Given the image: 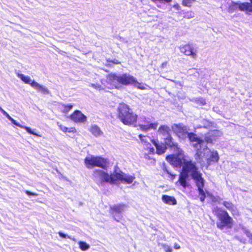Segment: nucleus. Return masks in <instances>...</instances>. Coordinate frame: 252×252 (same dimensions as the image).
<instances>
[{
	"mask_svg": "<svg viewBox=\"0 0 252 252\" xmlns=\"http://www.w3.org/2000/svg\"><path fill=\"white\" fill-rule=\"evenodd\" d=\"M222 204L228 210L231 211L233 215L237 213V210L236 207L231 202L224 201Z\"/></svg>",
	"mask_w": 252,
	"mask_h": 252,
	"instance_id": "nucleus-29",
	"label": "nucleus"
},
{
	"mask_svg": "<svg viewBox=\"0 0 252 252\" xmlns=\"http://www.w3.org/2000/svg\"><path fill=\"white\" fill-rule=\"evenodd\" d=\"M242 228V229L243 230V232L244 233H245V234L247 233V232H248L249 230L247 229L245 227H244V226H242L241 227Z\"/></svg>",
	"mask_w": 252,
	"mask_h": 252,
	"instance_id": "nucleus-44",
	"label": "nucleus"
},
{
	"mask_svg": "<svg viewBox=\"0 0 252 252\" xmlns=\"http://www.w3.org/2000/svg\"><path fill=\"white\" fill-rule=\"evenodd\" d=\"M207 125H206V124H204V125L203 126H204V127H207Z\"/></svg>",
	"mask_w": 252,
	"mask_h": 252,
	"instance_id": "nucleus-52",
	"label": "nucleus"
},
{
	"mask_svg": "<svg viewBox=\"0 0 252 252\" xmlns=\"http://www.w3.org/2000/svg\"><path fill=\"white\" fill-rule=\"evenodd\" d=\"M161 248L164 250L165 252H172V249L170 248L169 246L166 244H161L160 245Z\"/></svg>",
	"mask_w": 252,
	"mask_h": 252,
	"instance_id": "nucleus-33",
	"label": "nucleus"
},
{
	"mask_svg": "<svg viewBox=\"0 0 252 252\" xmlns=\"http://www.w3.org/2000/svg\"><path fill=\"white\" fill-rule=\"evenodd\" d=\"M75 130V129L74 127H71L69 128V129L68 130V131L69 132H73Z\"/></svg>",
	"mask_w": 252,
	"mask_h": 252,
	"instance_id": "nucleus-47",
	"label": "nucleus"
},
{
	"mask_svg": "<svg viewBox=\"0 0 252 252\" xmlns=\"http://www.w3.org/2000/svg\"><path fill=\"white\" fill-rule=\"evenodd\" d=\"M174 7L177 9H178L179 5L178 4H175L174 5Z\"/></svg>",
	"mask_w": 252,
	"mask_h": 252,
	"instance_id": "nucleus-50",
	"label": "nucleus"
},
{
	"mask_svg": "<svg viewBox=\"0 0 252 252\" xmlns=\"http://www.w3.org/2000/svg\"><path fill=\"white\" fill-rule=\"evenodd\" d=\"M189 176L193 180L197 187L200 201L203 202L206 198L203 190L205 180L202 176V173L198 170L196 162L192 161L186 162L183 170L179 175L178 182L184 189L188 186L187 180Z\"/></svg>",
	"mask_w": 252,
	"mask_h": 252,
	"instance_id": "nucleus-1",
	"label": "nucleus"
},
{
	"mask_svg": "<svg viewBox=\"0 0 252 252\" xmlns=\"http://www.w3.org/2000/svg\"><path fill=\"white\" fill-rule=\"evenodd\" d=\"M193 17H194L193 13L192 12H188L186 13L184 15V17L188 18V19H189V18H192Z\"/></svg>",
	"mask_w": 252,
	"mask_h": 252,
	"instance_id": "nucleus-39",
	"label": "nucleus"
},
{
	"mask_svg": "<svg viewBox=\"0 0 252 252\" xmlns=\"http://www.w3.org/2000/svg\"><path fill=\"white\" fill-rule=\"evenodd\" d=\"M222 133L221 131L218 130H213L208 133L205 137V141L207 143H212L213 141L215 140L218 137L221 136Z\"/></svg>",
	"mask_w": 252,
	"mask_h": 252,
	"instance_id": "nucleus-20",
	"label": "nucleus"
},
{
	"mask_svg": "<svg viewBox=\"0 0 252 252\" xmlns=\"http://www.w3.org/2000/svg\"><path fill=\"white\" fill-rule=\"evenodd\" d=\"M180 50L181 53H184L187 56H190L194 59L197 57L196 51H194L193 48L189 45L180 46Z\"/></svg>",
	"mask_w": 252,
	"mask_h": 252,
	"instance_id": "nucleus-19",
	"label": "nucleus"
},
{
	"mask_svg": "<svg viewBox=\"0 0 252 252\" xmlns=\"http://www.w3.org/2000/svg\"><path fill=\"white\" fill-rule=\"evenodd\" d=\"M117 111L119 118L125 125H134L136 123L137 115L133 113L132 110L126 104H120L117 108Z\"/></svg>",
	"mask_w": 252,
	"mask_h": 252,
	"instance_id": "nucleus-5",
	"label": "nucleus"
},
{
	"mask_svg": "<svg viewBox=\"0 0 252 252\" xmlns=\"http://www.w3.org/2000/svg\"><path fill=\"white\" fill-rule=\"evenodd\" d=\"M252 4V0H250ZM238 7L240 10L244 11L247 10L252 12V5L249 2H244L238 4Z\"/></svg>",
	"mask_w": 252,
	"mask_h": 252,
	"instance_id": "nucleus-27",
	"label": "nucleus"
},
{
	"mask_svg": "<svg viewBox=\"0 0 252 252\" xmlns=\"http://www.w3.org/2000/svg\"><path fill=\"white\" fill-rule=\"evenodd\" d=\"M115 182L116 181H121L122 183L131 184L135 179L134 176L126 174L121 171H118L117 169L114 171Z\"/></svg>",
	"mask_w": 252,
	"mask_h": 252,
	"instance_id": "nucleus-14",
	"label": "nucleus"
},
{
	"mask_svg": "<svg viewBox=\"0 0 252 252\" xmlns=\"http://www.w3.org/2000/svg\"><path fill=\"white\" fill-rule=\"evenodd\" d=\"M25 193L29 196H37L38 195L36 193L32 192L29 190H25Z\"/></svg>",
	"mask_w": 252,
	"mask_h": 252,
	"instance_id": "nucleus-41",
	"label": "nucleus"
},
{
	"mask_svg": "<svg viewBox=\"0 0 252 252\" xmlns=\"http://www.w3.org/2000/svg\"><path fill=\"white\" fill-rule=\"evenodd\" d=\"M187 136L189 138V141L192 142V146L195 148L203 147L206 144V142L198 137L197 135L194 133L188 132Z\"/></svg>",
	"mask_w": 252,
	"mask_h": 252,
	"instance_id": "nucleus-15",
	"label": "nucleus"
},
{
	"mask_svg": "<svg viewBox=\"0 0 252 252\" xmlns=\"http://www.w3.org/2000/svg\"><path fill=\"white\" fill-rule=\"evenodd\" d=\"M63 112L66 113L72 108L73 105L71 104L67 105H63Z\"/></svg>",
	"mask_w": 252,
	"mask_h": 252,
	"instance_id": "nucleus-34",
	"label": "nucleus"
},
{
	"mask_svg": "<svg viewBox=\"0 0 252 252\" xmlns=\"http://www.w3.org/2000/svg\"><path fill=\"white\" fill-rule=\"evenodd\" d=\"M163 138L164 139L165 143L167 146L170 147L178 148L177 143L173 141V138L171 135L168 136L167 137H165Z\"/></svg>",
	"mask_w": 252,
	"mask_h": 252,
	"instance_id": "nucleus-25",
	"label": "nucleus"
},
{
	"mask_svg": "<svg viewBox=\"0 0 252 252\" xmlns=\"http://www.w3.org/2000/svg\"><path fill=\"white\" fill-rule=\"evenodd\" d=\"M194 101L197 103L199 104L200 106H203L206 104V101L205 99L203 98H195Z\"/></svg>",
	"mask_w": 252,
	"mask_h": 252,
	"instance_id": "nucleus-32",
	"label": "nucleus"
},
{
	"mask_svg": "<svg viewBox=\"0 0 252 252\" xmlns=\"http://www.w3.org/2000/svg\"><path fill=\"white\" fill-rule=\"evenodd\" d=\"M58 234L60 235V236H61V237H62L63 238H64V239L69 238V239L72 240L73 241H76V239L75 238H71V237L68 236L67 235H66L65 234H64L61 231L59 232Z\"/></svg>",
	"mask_w": 252,
	"mask_h": 252,
	"instance_id": "nucleus-35",
	"label": "nucleus"
},
{
	"mask_svg": "<svg viewBox=\"0 0 252 252\" xmlns=\"http://www.w3.org/2000/svg\"><path fill=\"white\" fill-rule=\"evenodd\" d=\"M170 131V128L167 126H161L158 130V132L163 135V138L169 136Z\"/></svg>",
	"mask_w": 252,
	"mask_h": 252,
	"instance_id": "nucleus-26",
	"label": "nucleus"
},
{
	"mask_svg": "<svg viewBox=\"0 0 252 252\" xmlns=\"http://www.w3.org/2000/svg\"><path fill=\"white\" fill-rule=\"evenodd\" d=\"M32 88H33L38 92H40L44 94H50V91L47 87L39 84L36 82H33L32 84Z\"/></svg>",
	"mask_w": 252,
	"mask_h": 252,
	"instance_id": "nucleus-21",
	"label": "nucleus"
},
{
	"mask_svg": "<svg viewBox=\"0 0 252 252\" xmlns=\"http://www.w3.org/2000/svg\"><path fill=\"white\" fill-rule=\"evenodd\" d=\"M136 81V78L128 73H111L107 77V82L116 89H120L122 85L128 86Z\"/></svg>",
	"mask_w": 252,
	"mask_h": 252,
	"instance_id": "nucleus-4",
	"label": "nucleus"
},
{
	"mask_svg": "<svg viewBox=\"0 0 252 252\" xmlns=\"http://www.w3.org/2000/svg\"><path fill=\"white\" fill-rule=\"evenodd\" d=\"M79 248L82 251H86L89 249L90 246L86 242L80 241L79 243Z\"/></svg>",
	"mask_w": 252,
	"mask_h": 252,
	"instance_id": "nucleus-31",
	"label": "nucleus"
},
{
	"mask_svg": "<svg viewBox=\"0 0 252 252\" xmlns=\"http://www.w3.org/2000/svg\"><path fill=\"white\" fill-rule=\"evenodd\" d=\"M9 120H10L14 125L25 129L28 133L33 134L34 135H36L37 136H40L39 135L34 132V131L30 127L21 125L19 123H17L15 120H14L12 117H11V118Z\"/></svg>",
	"mask_w": 252,
	"mask_h": 252,
	"instance_id": "nucleus-23",
	"label": "nucleus"
},
{
	"mask_svg": "<svg viewBox=\"0 0 252 252\" xmlns=\"http://www.w3.org/2000/svg\"><path fill=\"white\" fill-rule=\"evenodd\" d=\"M191 71V69H189V71Z\"/></svg>",
	"mask_w": 252,
	"mask_h": 252,
	"instance_id": "nucleus-53",
	"label": "nucleus"
},
{
	"mask_svg": "<svg viewBox=\"0 0 252 252\" xmlns=\"http://www.w3.org/2000/svg\"><path fill=\"white\" fill-rule=\"evenodd\" d=\"M93 176L94 180L98 185L103 186L105 183L110 184L115 183L114 172L112 174H109L103 170L95 169L93 171Z\"/></svg>",
	"mask_w": 252,
	"mask_h": 252,
	"instance_id": "nucleus-6",
	"label": "nucleus"
},
{
	"mask_svg": "<svg viewBox=\"0 0 252 252\" xmlns=\"http://www.w3.org/2000/svg\"><path fill=\"white\" fill-rule=\"evenodd\" d=\"M189 176L193 180L197 187L200 201L203 202L206 198L203 190L205 180L202 176V173L198 170L196 162L192 161L186 162L183 170L179 175L178 182L184 189L188 186L187 180Z\"/></svg>",
	"mask_w": 252,
	"mask_h": 252,
	"instance_id": "nucleus-3",
	"label": "nucleus"
},
{
	"mask_svg": "<svg viewBox=\"0 0 252 252\" xmlns=\"http://www.w3.org/2000/svg\"><path fill=\"white\" fill-rule=\"evenodd\" d=\"M156 148V153L158 155H161L165 153L166 148L163 144H159L158 141H154L153 144Z\"/></svg>",
	"mask_w": 252,
	"mask_h": 252,
	"instance_id": "nucleus-24",
	"label": "nucleus"
},
{
	"mask_svg": "<svg viewBox=\"0 0 252 252\" xmlns=\"http://www.w3.org/2000/svg\"><path fill=\"white\" fill-rule=\"evenodd\" d=\"M58 126H59L60 127V129H61L63 131V132H67V130H68V128L67 127H66V126H63V125H58Z\"/></svg>",
	"mask_w": 252,
	"mask_h": 252,
	"instance_id": "nucleus-40",
	"label": "nucleus"
},
{
	"mask_svg": "<svg viewBox=\"0 0 252 252\" xmlns=\"http://www.w3.org/2000/svg\"><path fill=\"white\" fill-rule=\"evenodd\" d=\"M205 145H206V144H205L203 147L195 148L196 152L194 155L195 159L197 163H200L201 165H203L205 163V156L204 155L205 148H206Z\"/></svg>",
	"mask_w": 252,
	"mask_h": 252,
	"instance_id": "nucleus-17",
	"label": "nucleus"
},
{
	"mask_svg": "<svg viewBox=\"0 0 252 252\" xmlns=\"http://www.w3.org/2000/svg\"><path fill=\"white\" fill-rule=\"evenodd\" d=\"M0 112L8 119L11 118V116L0 106Z\"/></svg>",
	"mask_w": 252,
	"mask_h": 252,
	"instance_id": "nucleus-38",
	"label": "nucleus"
},
{
	"mask_svg": "<svg viewBox=\"0 0 252 252\" xmlns=\"http://www.w3.org/2000/svg\"><path fill=\"white\" fill-rule=\"evenodd\" d=\"M162 201L165 204L170 205H175L177 204V201L173 196L167 195H163L161 197Z\"/></svg>",
	"mask_w": 252,
	"mask_h": 252,
	"instance_id": "nucleus-22",
	"label": "nucleus"
},
{
	"mask_svg": "<svg viewBox=\"0 0 252 252\" xmlns=\"http://www.w3.org/2000/svg\"><path fill=\"white\" fill-rule=\"evenodd\" d=\"M167 62H164V63H163L161 64V67H164L166 64H167Z\"/></svg>",
	"mask_w": 252,
	"mask_h": 252,
	"instance_id": "nucleus-48",
	"label": "nucleus"
},
{
	"mask_svg": "<svg viewBox=\"0 0 252 252\" xmlns=\"http://www.w3.org/2000/svg\"><path fill=\"white\" fill-rule=\"evenodd\" d=\"M172 128L179 137H186L188 133L187 127L183 124H175Z\"/></svg>",
	"mask_w": 252,
	"mask_h": 252,
	"instance_id": "nucleus-16",
	"label": "nucleus"
},
{
	"mask_svg": "<svg viewBox=\"0 0 252 252\" xmlns=\"http://www.w3.org/2000/svg\"><path fill=\"white\" fill-rule=\"evenodd\" d=\"M113 63L115 64H119L120 63V62L118 60H115L113 62Z\"/></svg>",
	"mask_w": 252,
	"mask_h": 252,
	"instance_id": "nucleus-49",
	"label": "nucleus"
},
{
	"mask_svg": "<svg viewBox=\"0 0 252 252\" xmlns=\"http://www.w3.org/2000/svg\"><path fill=\"white\" fill-rule=\"evenodd\" d=\"M90 131L95 136H100L103 134L100 128L96 125H92L90 128Z\"/></svg>",
	"mask_w": 252,
	"mask_h": 252,
	"instance_id": "nucleus-30",
	"label": "nucleus"
},
{
	"mask_svg": "<svg viewBox=\"0 0 252 252\" xmlns=\"http://www.w3.org/2000/svg\"><path fill=\"white\" fill-rule=\"evenodd\" d=\"M84 162L88 168L97 166L103 169H106L108 164L107 159L101 157H94L92 155L87 157L85 158Z\"/></svg>",
	"mask_w": 252,
	"mask_h": 252,
	"instance_id": "nucleus-8",
	"label": "nucleus"
},
{
	"mask_svg": "<svg viewBox=\"0 0 252 252\" xmlns=\"http://www.w3.org/2000/svg\"><path fill=\"white\" fill-rule=\"evenodd\" d=\"M18 77L20 78L24 82H25L26 84H28L31 85V86L32 87V84L33 82H36L34 80H32L31 78L28 76H25L23 74L21 73H18L17 74Z\"/></svg>",
	"mask_w": 252,
	"mask_h": 252,
	"instance_id": "nucleus-28",
	"label": "nucleus"
},
{
	"mask_svg": "<svg viewBox=\"0 0 252 252\" xmlns=\"http://www.w3.org/2000/svg\"><path fill=\"white\" fill-rule=\"evenodd\" d=\"M166 158L167 161L174 167L177 168H181L182 167V170H183L185 163L187 161H192L191 159L186 157H184L181 158L179 156L175 155H169L167 156Z\"/></svg>",
	"mask_w": 252,
	"mask_h": 252,
	"instance_id": "nucleus-10",
	"label": "nucleus"
},
{
	"mask_svg": "<svg viewBox=\"0 0 252 252\" xmlns=\"http://www.w3.org/2000/svg\"><path fill=\"white\" fill-rule=\"evenodd\" d=\"M205 161L207 163V166L208 167L212 162H217L219 159V156L218 152L216 151H211L208 149L207 145H205Z\"/></svg>",
	"mask_w": 252,
	"mask_h": 252,
	"instance_id": "nucleus-12",
	"label": "nucleus"
},
{
	"mask_svg": "<svg viewBox=\"0 0 252 252\" xmlns=\"http://www.w3.org/2000/svg\"><path fill=\"white\" fill-rule=\"evenodd\" d=\"M203 122H206V120H203Z\"/></svg>",
	"mask_w": 252,
	"mask_h": 252,
	"instance_id": "nucleus-54",
	"label": "nucleus"
},
{
	"mask_svg": "<svg viewBox=\"0 0 252 252\" xmlns=\"http://www.w3.org/2000/svg\"><path fill=\"white\" fill-rule=\"evenodd\" d=\"M158 126V123H152L150 118L144 116L140 118L138 126L142 131H147L150 129H156Z\"/></svg>",
	"mask_w": 252,
	"mask_h": 252,
	"instance_id": "nucleus-11",
	"label": "nucleus"
},
{
	"mask_svg": "<svg viewBox=\"0 0 252 252\" xmlns=\"http://www.w3.org/2000/svg\"><path fill=\"white\" fill-rule=\"evenodd\" d=\"M151 0L154 2L159 1H161V2H164L166 3H169L172 1V0Z\"/></svg>",
	"mask_w": 252,
	"mask_h": 252,
	"instance_id": "nucleus-42",
	"label": "nucleus"
},
{
	"mask_svg": "<svg viewBox=\"0 0 252 252\" xmlns=\"http://www.w3.org/2000/svg\"><path fill=\"white\" fill-rule=\"evenodd\" d=\"M218 220L217 226L219 229L222 230L224 228H231L233 224V220L228 213L224 210L218 209L217 211Z\"/></svg>",
	"mask_w": 252,
	"mask_h": 252,
	"instance_id": "nucleus-7",
	"label": "nucleus"
},
{
	"mask_svg": "<svg viewBox=\"0 0 252 252\" xmlns=\"http://www.w3.org/2000/svg\"><path fill=\"white\" fill-rule=\"evenodd\" d=\"M189 176L193 180L197 187L200 201L203 202L206 198L203 190L205 180L202 176V173L198 170L196 162L192 161L186 162L183 170L179 175L178 182L184 189L188 186L187 180Z\"/></svg>",
	"mask_w": 252,
	"mask_h": 252,
	"instance_id": "nucleus-2",
	"label": "nucleus"
},
{
	"mask_svg": "<svg viewBox=\"0 0 252 252\" xmlns=\"http://www.w3.org/2000/svg\"><path fill=\"white\" fill-rule=\"evenodd\" d=\"M90 86L94 88V89H95L96 90H101L104 89L103 87H102L100 85H99L97 83H96V84L92 83L90 84Z\"/></svg>",
	"mask_w": 252,
	"mask_h": 252,
	"instance_id": "nucleus-36",
	"label": "nucleus"
},
{
	"mask_svg": "<svg viewBox=\"0 0 252 252\" xmlns=\"http://www.w3.org/2000/svg\"><path fill=\"white\" fill-rule=\"evenodd\" d=\"M138 137L145 149L149 150V154H154L155 149L152 146L156 140L146 135L139 134Z\"/></svg>",
	"mask_w": 252,
	"mask_h": 252,
	"instance_id": "nucleus-13",
	"label": "nucleus"
},
{
	"mask_svg": "<svg viewBox=\"0 0 252 252\" xmlns=\"http://www.w3.org/2000/svg\"><path fill=\"white\" fill-rule=\"evenodd\" d=\"M127 206L124 204H116L110 207V213L113 219L117 221H120L123 218V212L127 208Z\"/></svg>",
	"mask_w": 252,
	"mask_h": 252,
	"instance_id": "nucleus-9",
	"label": "nucleus"
},
{
	"mask_svg": "<svg viewBox=\"0 0 252 252\" xmlns=\"http://www.w3.org/2000/svg\"><path fill=\"white\" fill-rule=\"evenodd\" d=\"M193 1L194 0H183V4L186 6H190Z\"/></svg>",
	"mask_w": 252,
	"mask_h": 252,
	"instance_id": "nucleus-37",
	"label": "nucleus"
},
{
	"mask_svg": "<svg viewBox=\"0 0 252 252\" xmlns=\"http://www.w3.org/2000/svg\"><path fill=\"white\" fill-rule=\"evenodd\" d=\"M235 239H236L237 240H239L241 242H242L243 243H245V240H243L242 239H240V238L238 236H236L235 237Z\"/></svg>",
	"mask_w": 252,
	"mask_h": 252,
	"instance_id": "nucleus-45",
	"label": "nucleus"
},
{
	"mask_svg": "<svg viewBox=\"0 0 252 252\" xmlns=\"http://www.w3.org/2000/svg\"><path fill=\"white\" fill-rule=\"evenodd\" d=\"M174 247L175 249H179L180 248V246L176 243L174 244Z\"/></svg>",
	"mask_w": 252,
	"mask_h": 252,
	"instance_id": "nucleus-46",
	"label": "nucleus"
},
{
	"mask_svg": "<svg viewBox=\"0 0 252 252\" xmlns=\"http://www.w3.org/2000/svg\"><path fill=\"white\" fill-rule=\"evenodd\" d=\"M166 172H167V173L168 174H170V175H172L169 173V172L167 170H166Z\"/></svg>",
	"mask_w": 252,
	"mask_h": 252,
	"instance_id": "nucleus-51",
	"label": "nucleus"
},
{
	"mask_svg": "<svg viewBox=\"0 0 252 252\" xmlns=\"http://www.w3.org/2000/svg\"><path fill=\"white\" fill-rule=\"evenodd\" d=\"M69 118L75 123H84L87 120V117L79 110L75 111Z\"/></svg>",
	"mask_w": 252,
	"mask_h": 252,
	"instance_id": "nucleus-18",
	"label": "nucleus"
},
{
	"mask_svg": "<svg viewBox=\"0 0 252 252\" xmlns=\"http://www.w3.org/2000/svg\"><path fill=\"white\" fill-rule=\"evenodd\" d=\"M246 236L249 237L250 239H252V234L249 230L248 232L246 234Z\"/></svg>",
	"mask_w": 252,
	"mask_h": 252,
	"instance_id": "nucleus-43",
	"label": "nucleus"
}]
</instances>
